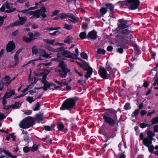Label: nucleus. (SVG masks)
Here are the masks:
<instances>
[{
  "instance_id": "0eeeda50",
  "label": "nucleus",
  "mask_w": 158,
  "mask_h": 158,
  "mask_svg": "<svg viewBox=\"0 0 158 158\" xmlns=\"http://www.w3.org/2000/svg\"><path fill=\"white\" fill-rule=\"evenodd\" d=\"M127 7L131 10H135L138 8L140 4L139 0H127Z\"/></svg>"
},
{
  "instance_id": "4468645a",
  "label": "nucleus",
  "mask_w": 158,
  "mask_h": 158,
  "mask_svg": "<svg viewBox=\"0 0 158 158\" xmlns=\"http://www.w3.org/2000/svg\"><path fill=\"white\" fill-rule=\"evenodd\" d=\"M121 30V33L122 34L124 35V36L127 37V39H131L133 37V35L131 34L132 32L128 29L127 28Z\"/></svg>"
},
{
  "instance_id": "cd10ccee",
  "label": "nucleus",
  "mask_w": 158,
  "mask_h": 158,
  "mask_svg": "<svg viewBox=\"0 0 158 158\" xmlns=\"http://www.w3.org/2000/svg\"><path fill=\"white\" fill-rule=\"evenodd\" d=\"M35 120L38 123L43 120L42 116L39 114H36L35 116Z\"/></svg>"
},
{
  "instance_id": "864d4df0",
  "label": "nucleus",
  "mask_w": 158,
  "mask_h": 158,
  "mask_svg": "<svg viewBox=\"0 0 158 158\" xmlns=\"http://www.w3.org/2000/svg\"><path fill=\"white\" fill-rule=\"evenodd\" d=\"M46 48L48 50L53 51L54 52H57V51H56V49H54L49 46H47Z\"/></svg>"
},
{
  "instance_id": "aec40b11",
  "label": "nucleus",
  "mask_w": 158,
  "mask_h": 158,
  "mask_svg": "<svg viewBox=\"0 0 158 158\" xmlns=\"http://www.w3.org/2000/svg\"><path fill=\"white\" fill-rule=\"evenodd\" d=\"M22 50L20 49L18 50L15 53L14 56V59L15 62V63L14 64L15 65H16L18 63L19 61V58L18 57L19 54L21 52Z\"/></svg>"
},
{
  "instance_id": "052dcab7",
  "label": "nucleus",
  "mask_w": 158,
  "mask_h": 158,
  "mask_svg": "<svg viewBox=\"0 0 158 158\" xmlns=\"http://www.w3.org/2000/svg\"><path fill=\"white\" fill-rule=\"evenodd\" d=\"M134 64L131 63L129 64V66L128 67V69H130V70H132L134 67Z\"/></svg>"
},
{
  "instance_id": "c85d7f7f",
  "label": "nucleus",
  "mask_w": 158,
  "mask_h": 158,
  "mask_svg": "<svg viewBox=\"0 0 158 158\" xmlns=\"http://www.w3.org/2000/svg\"><path fill=\"white\" fill-rule=\"evenodd\" d=\"M139 113V109H137L132 114L131 117L132 118L135 117L136 118L138 116Z\"/></svg>"
},
{
  "instance_id": "6e6552de",
  "label": "nucleus",
  "mask_w": 158,
  "mask_h": 158,
  "mask_svg": "<svg viewBox=\"0 0 158 158\" xmlns=\"http://www.w3.org/2000/svg\"><path fill=\"white\" fill-rule=\"evenodd\" d=\"M98 73L100 76L104 79H109L111 75L110 74H108L106 70L103 67H101L98 71Z\"/></svg>"
},
{
  "instance_id": "a878e982",
  "label": "nucleus",
  "mask_w": 158,
  "mask_h": 158,
  "mask_svg": "<svg viewBox=\"0 0 158 158\" xmlns=\"http://www.w3.org/2000/svg\"><path fill=\"white\" fill-rule=\"evenodd\" d=\"M65 79L62 80L61 81H57L56 80H54V81L56 83L58 84L61 85L62 84H64V85H67L68 84V83H66L65 81Z\"/></svg>"
},
{
  "instance_id": "e433bc0d",
  "label": "nucleus",
  "mask_w": 158,
  "mask_h": 158,
  "mask_svg": "<svg viewBox=\"0 0 158 158\" xmlns=\"http://www.w3.org/2000/svg\"><path fill=\"white\" fill-rule=\"evenodd\" d=\"M32 52L33 54L36 55L38 51L35 46H34L32 48Z\"/></svg>"
},
{
  "instance_id": "ddd939ff",
  "label": "nucleus",
  "mask_w": 158,
  "mask_h": 158,
  "mask_svg": "<svg viewBox=\"0 0 158 158\" xmlns=\"http://www.w3.org/2000/svg\"><path fill=\"white\" fill-rule=\"evenodd\" d=\"M113 64L110 63H108L107 62L106 64V69L108 71H109L110 74H111L112 76H115V73L116 72L115 69H113L112 68Z\"/></svg>"
},
{
  "instance_id": "bf43d9fd",
  "label": "nucleus",
  "mask_w": 158,
  "mask_h": 158,
  "mask_svg": "<svg viewBox=\"0 0 158 158\" xmlns=\"http://www.w3.org/2000/svg\"><path fill=\"white\" fill-rule=\"evenodd\" d=\"M154 132V133L158 132V125H156L153 127Z\"/></svg>"
},
{
  "instance_id": "2eb2a0df",
  "label": "nucleus",
  "mask_w": 158,
  "mask_h": 158,
  "mask_svg": "<svg viewBox=\"0 0 158 158\" xmlns=\"http://www.w3.org/2000/svg\"><path fill=\"white\" fill-rule=\"evenodd\" d=\"M15 45L12 41H10L6 45V50L8 52H10L15 48Z\"/></svg>"
},
{
  "instance_id": "a18cd8bd",
  "label": "nucleus",
  "mask_w": 158,
  "mask_h": 158,
  "mask_svg": "<svg viewBox=\"0 0 158 158\" xmlns=\"http://www.w3.org/2000/svg\"><path fill=\"white\" fill-rule=\"evenodd\" d=\"M107 11L106 8L104 7L102 8L100 10V12L103 15L105 14Z\"/></svg>"
},
{
  "instance_id": "2f4dec72",
  "label": "nucleus",
  "mask_w": 158,
  "mask_h": 158,
  "mask_svg": "<svg viewBox=\"0 0 158 158\" xmlns=\"http://www.w3.org/2000/svg\"><path fill=\"white\" fill-rule=\"evenodd\" d=\"M55 125H52L51 127L48 126H46L44 127V129L46 131H52L54 129Z\"/></svg>"
},
{
  "instance_id": "0e129e2a",
  "label": "nucleus",
  "mask_w": 158,
  "mask_h": 158,
  "mask_svg": "<svg viewBox=\"0 0 158 158\" xmlns=\"http://www.w3.org/2000/svg\"><path fill=\"white\" fill-rule=\"evenodd\" d=\"M88 24L86 23H84L82 25V28L85 30H86L88 28Z\"/></svg>"
},
{
  "instance_id": "f704fd0d",
  "label": "nucleus",
  "mask_w": 158,
  "mask_h": 158,
  "mask_svg": "<svg viewBox=\"0 0 158 158\" xmlns=\"http://www.w3.org/2000/svg\"><path fill=\"white\" fill-rule=\"evenodd\" d=\"M80 56L81 58L85 60H87L88 58V56L85 52H83L80 53Z\"/></svg>"
},
{
  "instance_id": "5fc2aeb1",
  "label": "nucleus",
  "mask_w": 158,
  "mask_h": 158,
  "mask_svg": "<svg viewBox=\"0 0 158 158\" xmlns=\"http://www.w3.org/2000/svg\"><path fill=\"white\" fill-rule=\"evenodd\" d=\"M27 101L30 103H31L34 100H33V98L31 97H28L27 98Z\"/></svg>"
},
{
  "instance_id": "f03ea898",
  "label": "nucleus",
  "mask_w": 158,
  "mask_h": 158,
  "mask_svg": "<svg viewBox=\"0 0 158 158\" xmlns=\"http://www.w3.org/2000/svg\"><path fill=\"white\" fill-rule=\"evenodd\" d=\"M107 112H105L102 114L104 123L110 127H115L119 122L118 119L117 113V111L121 112V109L118 108L117 110L113 108H108L106 110Z\"/></svg>"
},
{
  "instance_id": "5701e85b",
  "label": "nucleus",
  "mask_w": 158,
  "mask_h": 158,
  "mask_svg": "<svg viewBox=\"0 0 158 158\" xmlns=\"http://www.w3.org/2000/svg\"><path fill=\"white\" fill-rule=\"evenodd\" d=\"M3 80L6 82H5V84L7 85H9L12 81V80H10V77L8 76H6L4 77L3 78Z\"/></svg>"
},
{
  "instance_id": "603ef678",
  "label": "nucleus",
  "mask_w": 158,
  "mask_h": 158,
  "mask_svg": "<svg viewBox=\"0 0 158 158\" xmlns=\"http://www.w3.org/2000/svg\"><path fill=\"white\" fill-rule=\"evenodd\" d=\"M148 124L146 123H143L140 124V127L141 128L143 129V128L146 127L148 126Z\"/></svg>"
},
{
  "instance_id": "8fccbe9b",
  "label": "nucleus",
  "mask_w": 158,
  "mask_h": 158,
  "mask_svg": "<svg viewBox=\"0 0 158 158\" xmlns=\"http://www.w3.org/2000/svg\"><path fill=\"white\" fill-rule=\"evenodd\" d=\"M4 85H5V83L2 80H1L0 81V91L2 90Z\"/></svg>"
},
{
  "instance_id": "dca6fc26",
  "label": "nucleus",
  "mask_w": 158,
  "mask_h": 158,
  "mask_svg": "<svg viewBox=\"0 0 158 158\" xmlns=\"http://www.w3.org/2000/svg\"><path fill=\"white\" fill-rule=\"evenodd\" d=\"M118 28L119 30H123V29L128 27V25L125 24L123 22H122V21L121 19L118 20Z\"/></svg>"
},
{
  "instance_id": "f3484780",
  "label": "nucleus",
  "mask_w": 158,
  "mask_h": 158,
  "mask_svg": "<svg viewBox=\"0 0 158 158\" xmlns=\"http://www.w3.org/2000/svg\"><path fill=\"white\" fill-rule=\"evenodd\" d=\"M38 53L41 56L45 58H47L49 57V55L44 50L40 49L38 51Z\"/></svg>"
},
{
  "instance_id": "f257e3e1",
  "label": "nucleus",
  "mask_w": 158,
  "mask_h": 158,
  "mask_svg": "<svg viewBox=\"0 0 158 158\" xmlns=\"http://www.w3.org/2000/svg\"><path fill=\"white\" fill-rule=\"evenodd\" d=\"M56 51L58 52L57 54V60L60 61L58 68H56L55 69L56 71L59 73V75L61 77H65L67 75L70 76L72 74L70 72V69L67 68L65 63L61 60L64 59L62 58V56L69 58L77 59L78 58L77 56L78 55V48L75 49L76 53H71L69 51L65 50V48L64 47H61L57 48Z\"/></svg>"
},
{
  "instance_id": "72a5a7b5",
  "label": "nucleus",
  "mask_w": 158,
  "mask_h": 158,
  "mask_svg": "<svg viewBox=\"0 0 158 158\" xmlns=\"http://www.w3.org/2000/svg\"><path fill=\"white\" fill-rule=\"evenodd\" d=\"M22 40L23 41L27 43H30L32 41L29 38L27 37L26 36L23 37Z\"/></svg>"
},
{
  "instance_id": "39448f33",
  "label": "nucleus",
  "mask_w": 158,
  "mask_h": 158,
  "mask_svg": "<svg viewBox=\"0 0 158 158\" xmlns=\"http://www.w3.org/2000/svg\"><path fill=\"white\" fill-rule=\"evenodd\" d=\"M48 73L47 74H44L43 76L42 77V80L39 79L40 80H41L43 84H44V85L43 87H41L39 88H37V89H40L42 88L44 90L46 91L48 89L50 86L52 85L54 87V88H52L53 90H54V89H57L59 88L60 87V86H56L55 84H52L50 83L46 80V79L47 78V75L48 74Z\"/></svg>"
},
{
  "instance_id": "7c9ffc66",
  "label": "nucleus",
  "mask_w": 158,
  "mask_h": 158,
  "mask_svg": "<svg viewBox=\"0 0 158 158\" xmlns=\"http://www.w3.org/2000/svg\"><path fill=\"white\" fill-rule=\"evenodd\" d=\"M44 40L46 43L48 44H53L55 42L56 40L55 39L53 40H51L49 39H44Z\"/></svg>"
},
{
  "instance_id": "69168bd1",
  "label": "nucleus",
  "mask_w": 158,
  "mask_h": 158,
  "mask_svg": "<svg viewBox=\"0 0 158 158\" xmlns=\"http://www.w3.org/2000/svg\"><path fill=\"white\" fill-rule=\"evenodd\" d=\"M117 52L120 54H122L123 52V49L122 48H118L117 49Z\"/></svg>"
},
{
  "instance_id": "473e14b6",
  "label": "nucleus",
  "mask_w": 158,
  "mask_h": 158,
  "mask_svg": "<svg viewBox=\"0 0 158 158\" xmlns=\"http://www.w3.org/2000/svg\"><path fill=\"white\" fill-rule=\"evenodd\" d=\"M147 134L148 136L147 137L148 138L153 137L155 135V133L150 130L148 131L147 132Z\"/></svg>"
},
{
  "instance_id": "680f3d73",
  "label": "nucleus",
  "mask_w": 158,
  "mask_h": 158,
  "mask_svg": "<svg viewBox=\"0 0 158 158\" xmlns=\"http://www.w3.org/2000/svg\"><path fill=\"white\" fill-rule=\"evenodd\" d=\"M34 37H39L41 35V34L39 32L37 31L34 32Z\"/></svg>"
},
{
  "instance_id": "ea45409f",
  "label": "nucleus",
  "mask_w": 158,
  "mask_h": 158,
  "mask_svg": "<svg viewBox=\"0 0 158 158\" xmlns=\"http://www.w3.org/2000/svg\"><path fill=\"white\" fill-rule=\"evenodd\" d=\"M20 104L18 102H15V104L12 105L10 106V107H13L14 108H18L19 107Z\"/></svg>"
},
{
  "instance_id": "9d476101",
  "label": "nucleus",
  "mask_w": 158,
  "mask_h": 158,
  "mask_svg": "<svg viewBox=\"0 0 158 158\" xmlns=\"http://www.w3.org/2000/svg\"><path fill=\"white\" fill-rule=\"evenodd\" d=\"M86 71L87 72L85 75L84 78L80 79V83H83L85 82L86 80L85 79L87 80L89 78L91 77V75L93 73V70L92 68H90Z\"/></svg>"
},
{
  "instance_id": "338daca9",
  "label": "nucleus",
  "mask_w": 158,
  "mask_h": 158,
  "mask_svg": "<svg viewBox=\"0 0 158 158\" xmlns=\"http://www.w3.org/2000/svg\"><path fill=\"white\" fill-rule=\"evenodd\" d=\"M23 150L24 152H27L29 151V149L28 147H25L23 148Z\"/></svg>"
},
{
  "instance_id": "49530a36",
  "label": "nucleus",
  "mask_w": 158,
  "mask_h": 158,
  "mask_svg": "<svg viewBox=\"0 0 158 158\" xmlns=\"http://www.w3.org/2000/svg\"><path fill=\"white\" fill-rule=\"evenodd\" d=\"M134 50L135 52L138 53L140 51V48H139V46L138 45H137V44L135 45L134 46Z\"/></svg>"
},
{
  "instance_id": "f8f14e48",
  "label": "nucleus",
  "mask_w": 158,
  "mask_h": 158,
  "mask_svg": "<svg viewBox=\"0 0 158 158\" xmlns=\"http://www.w3.org/2000/svg\"><path fill=\"white\" fill-rule=\"evenodd\" d=\"M97 33V32L95 30H93L88 33L87 38L89 40H95L98 38Z\"/></svg>"
},
{
  "instance_id": "4d7b16f0",
  "label": "nucleus",
  "mask_w": 158,
  "mask_h": 158,
  "mask_svg": "<svg viewBox=\"0 0 158 158\" xmlns=\"http://www.w3.org/2000/svg\"><path fill=\"white\" fill-rule=\"evenodd\" d=\"M118 158H126V156L123 153H120L119 155L118 154Z\"/></svg>"
},
{
  "instance_id": "13d9d810",
  "label": "nucleus",
  "mask_w": 158,
  "mask_h": 158,
  "mask_svg": "<svg viewBox=\"0 0 158 158\" xmlns=\"http://www.w3.org/2000/svg\"><path fill=\"white\" fill-rule=\"evenodd\" d=\"M38 148V146L37 145H36L35 144H34L33 145L32 148L31 149V150L32 152H34Z\"/></svg>"
},
{
  "instance_id": "09e8293b",
  "label": "nucleus",
  "mask_w": 158,
  "mask_h": 158,
  "mask_svg": "<svg viewBox=\"0 0 158 158\" xmlns=\"http://www.w3.org/2000/svg\"><path fill=\"white\" fill-rule=\"evenodd\" d=\"M39 11V10H37L35 11L34 15H33V16H35L37 18H39L40 15V14Z\"/></svg>"
},
{
  "instance_id": "37998d69",
  "label": "nucleus",
  "mask_w": 158,
  "mask_h": 158,
  "mask_svg": "<svg viewBox=\"0 0 158 158\" xmlns=\"http://www.w3.org/2000/svg\"><path fill=\"white\" fill-rule=\"evenodd\" d=\"M4 153L6 154L8 156L12 158H16L17 157V156H13L11 154L10 152H8V151L6 150H4Z\"/></svg>"
},
{
  "instance_id": "7ed1b4c3",
  "label": "nucleus",
  "mask_w": 158,
  "mask_h": 158,
  "mask_svg": "<svg viewBox=\"0 0 158 158\" xmlns=\"http://www.w3.org/2000/svg\"><path fill=\"white\" fill-rule=\"evenodd\" d=\"M105 123H103L102 127L99 129V133L100 134L104 135V138L106 139L104 140L102 139L101 140L103 141L104 142H106L108 140L111 139H113L116 135V131H117V127L115 128L114 131H112L111 127L108 125L105 126Z\"/></svg>"
},
{
  "instance_id": "4be33fe9",
  "label": "nucleus",
  "mask_w": 158,
  "mask_h": 158,
  "mask_svg": "<svg viewBox=\"0 0 158 158\" xmlns=\"http://www.w3.org/2000/svg\"><path fill=\"white\" fill-rule=\"evenodd\" d=\"M10 3H9L7 1L6 3L5 6L6 7L7 9H9V10H6L5 11V12L9 13H10L12 12L15 11L16 10V9L15 8H13L12 9H11L10 7L9 6Z\"/></svg>"
},
{
  "instance_id": "58836bf2",
  "label": "nucleus",
  "mask_w": 158,
  "mask_h": 158,
  "mask_svg": "<svg viewBox=\"0 0 158 158\" xmlns=\"http://www.w3.org/2000/svg\"><path fill=\"white\" fill-rule=\"evenodd\" d=\"M124 109L126 110H130L131 108V107L130 105V103L129 102L126 103L124 106Z\"/></svg>"
},
{
  "instance_id": "a211bd4d",
  "label": "nucleus",
  "mask_w": 158,
  "mask_h": 158,
  "mask_svg": "<svg viewBox=\"0 0 158 158\" xmlns=\"http://www.w3.org/2000/svg\"><path fill=\"white\" fill-rule=\"evenodd\" d=\"M143 143L146 147H148L149 145L152 144L149 138L147 137L144 138V140L143 141Z\"/></svg>"
},
{
  "instance_id": "c756f323",
  "label": "nucleus",
  "mask_w": 158,
  "mask_h": 158,
  "mask_svg": "<svg viewBox=\"0 0 158 158\" xmlns=\"http://www.w3.org/2000/svg\"><path fill=\"white\" fill-rule=\"evenodd\" d=\"M87 36L85 32H82L80 34V38L82 40L87 38Z\"/></svg>"
},
{
  "instance_id": "6e6d98bb",
  "label": "nucleus",
  "mask_w": 158,
  "mask_h": 158,
  "mask_svg": "<svg viewBox=\"0 0 158 158\" xmlns=\"http://www.w3.org/2000/svg\"><path fill=\"white\" fill-rule=\"evenodd\" d=\"M64 126L62 123H60L58 125V128L59 130L61 131L63 129Z\"/></svg>"
},
{
  "instance_id": "1a4fd4ad",
  "label": "nucleus",
  "mask_w": 158,
  "mask_h": 158,
  "mask_svg": "<svg viewBox=\"0 0 158 158\" xmlns=\"http://www.w3.org/2000/svg\"><path fill=\"white\" fill-rule=\"evenodd\" d=\"M20 20H17L15 23L10 24V25L5 27L6 29H8L10 27H13L15 26H19L23 24L26 21V18L24 17L20 18Z\"/></svg>"
},
{
  "instance_id": "774afa93",
  "label": "nucleus",
  "mask_w": 158,
  "mask_h": 158,
  "mask_svg": "<svg viewBox=\"0 0 158 158\" xmlns=\"http://www.w3.org/2000/svg\"><path fill=\"white\" fill-rule=\"evenodd\" d=\"M113 48L111 46H108L107 48V50L108 52H111L112 51Z\"/></svg>"
},
{
  "instance_id": "6ab92c4d",
  "label": "nucleus",
  "mask_w": 158,
  "mask_h": 158,
  "mask_svg": "<svg viewBox=\"0 0 158 158\" xmlns=\"http://www.w3.org/2000/svg\"><path fill=\"white\" fill-rule=\"evenodd\" d=\"M15 94V92L13 90H9L6 92L4 96V98H8L10 97L12 95Z\"/></svg>"
},
{
  "instance_id": "de8ad7c7",
  "label": "nucleus",
  "mask_w": 158,
  "mask_h": 158,
  "mask_svg": "<svg viewBox=\"0 0 158 158\" xmlns=\"http://www.w3.org/2000/svg\"><path fill=\"white\" fill-rule=\"evenodd\" d=\"M105 50L104 49H102L101 48H98L97 50V53L98 54L102 53L103 54L105 53Z\"/></svg>"
},
{
  "instance_id": "79ce46f5",
  "label": "nucleus",
  "mask_w": 158,
  "mask_h": 158,
  "mask_svg": "<svg viewBox=\"0 0 158 158\" xmlns=\"http://www.w3.org/2000/svg\"><path fill=\"white\" fill-rule=\"evenodd\" d=\"M39 10L40 15L46 11V8L44 6L42 7L40 10Z\"/></svg>"
},
{
  "instance_id": "3c124183",
  "label": "nucleus",
  "mask_w": 158,
  "mask_h": 158,
  "mask_svg": "<svg viewBox=\"0 0 158 158\" xmlns=\"http://www.w3.org/2000/svg\"><path fill=\"white\" fill-rule=\"evenodd\" d=\"M71 19L72 20L69 19V20L73 23L77 22L78 21V20L75 17L74 15L71 18Z\"/></svg>"
},
{
  "instance_id": "9b49d317",
  "label": "nucleus",
  "mask_w": 158,
  "mask_h": 158,
  "mask_svg": "<svg viewBox=\"0 0 158 158\" xmlns=\"http://www.w3.org/2000/svg\"><path fill=\"white\" fill-rule=\"evenodd\" d=\"M80 61H81V62H80V68L86 71L90 68H91L89 63L86 62L80 58Z\"/></svg>"
},
{
  "instance_id": "bb28decb",
  "label": "nucleus",
  "mask_w": 158,
  "mask_h": 158,
  "mask_svg": "<svg viewBox=\"0 0 158 158\" xmlns=\"http://www.w3.org/2000/svg\"><path fill=\"white\" fill-rule=\"evenodd\" d=\"M106 8L109 9L110 10V11H113L114 10V6L111 3H107L105 4Z\"/></svg>"
},
{
  "instance_id": "4c0bfd02",
  "label": "nucleus",
  "mask_w": 158,
  "mask_h": 158,
  "mask_svg": "<svg viewBox=\"0 0 158 158\" xmlns=\"http://www.w3.org/2000/svg\"><path fill=\"white\" fill-rule=\"evenodd\" d=\"M151 122H152V125L158 123V115L156 117L153 118L151 120Z\"/></svg>"
},
{
  "instance_id": "423d86ee",
  "label": "nucleus",
  "mask_w": 158,
  "mask_h": 158,
  "mask_svg": "<svg viewBox=\"0 0 158 158\" xmlns=\"http://www.w3.org/2000/svg\"><path fill=\"white\" fill-rule=\"evenodd\" d=\"M75 101L73 98H69L66 100L63 103L60 107L61 110L66 109L70 110L74 106L75 104Z\"/></svg>"
},
{
  "instance_id": "393cba45",
  "label": "nucleus",
  "mask_w": 158,
  "mask_h": 158,
  "mask_svg": "<svg viewBox=\"0 0 158 158\" xmlns=\"http://www.w3.org/2000/svg\"><path fill=\"white\" fill-rule=\"evenodd\" d=\"M117 3L120 6V7H123L124 6H127V0L118 1Z\"/></svg>"
},
{
  "instance_id": "b1692460",
  "label": "nucleus",
  "mask_w": 158,
  "mask_h": 158,
  "mask_svg": "<svg viewBox=\"0 0 158 158\" xmlns=\"http://www.w3.org/2000/svg\"><path fill=\"white\" fill-rule=\"evenodd\" d=\"M73 38L72 36H67L65 39L64 42L65 43H67L70 44L72 42Z\"/></svg>"
},
{
  "instance_id": "c9c22d12",
  "label": "nucleus",
  "mask_w": 158,
  "mask_h": 158,
  "mask_svg": "<svg viewBox=\"0 0 158 158\" xmlns=\"http://www.w3.org/2000/svg\"><path fill=\"white\" fill-rule=\"evenodd\" d=\"M148 148L149 152L150 153H153L154 150V147L153 145H149L148 147H147Z\"/></svg>"
},
{
  "instance_id": "a19ab883",
  "label": "nucleus",
  "mask_w": 158,
  "mask_h": 158,
  "mask_svg": "<svg viewBox=\"0 0 158 158\" xmlns=\"http://www.w3.org/2000/svg\"><path fill=\"white\" fill-rule=\"evenodd\" d=\"M28 35L29 37V38L31 40H34L35 39V38L34 37V34H33V33L29 32L28 33Z\"/></svg>"
},
{
  "instance_id": "20e7f679",
  "label": "nucleus",
  "mask_w": 158,
  "mask_h": 158,
  "mask_svg": "<svg viewBox=\"0 0 158 158\" xmlns=\"http://www.w3.org/2000/svg\"><path fill=\"white\" fill-rule=\"evenodd\" d=\"M35 123L33 118L31 117H28L23 119L20 123V127L23 129H27L32 126Z\"/></svg>"
},
{
  "instance_id": "e2e57ef3",
  "label": "nucleus",
  "mask_w": 158,
  "mask_h": 158,
  "mask_svg": "<svg viewBox=\"0 0 158 158\" xmlns=\"http://www.w3.org/2000/svg\"><path fill=\"white\" fill-rule=\"evenodd\" d=\"M39 107H40L39 103V102H38L36 104L35 107L33 109V110L34 111L37 110H39Z\"/></svg>"
},
{
  "instance_id": "412c9836",
  "label": "nucleus",
  "mask_w": 158,
  "mask_h": 158,
  "mask_svg": "<svg viewBox=\"0 0 158 158\" xmlns=\"http://www.w3.org/2000/svg\"><path fill=\"white\" fill-rule=\"evenodd\" d=\"M22 50L20 49L18 50L15 53L14 56V59L15 62V63L14 64L15 65H16L18 63L19 61V58L18 57L19 54L21 52Z\"/></svg>"
},
{
  "instance_id": "c03bdc74",
  "label": "nucleus",
  "mask_w": 158,
  "mask_h": 158,
  "mask_svg": "<svg viewBox=\"0 0 158 158\" xmlns=\"http://www.w3.org/2000/svg\"><path fill=\"white\" fill-rule=\"evenodd\" d=\"M64 28L65 29H66L67 30H70L73 27L71 25H68L67 24H64Z\"/></svg>"
}]
</instances>
